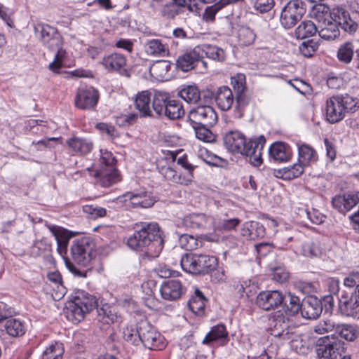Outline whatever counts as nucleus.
<instances>
[{"label":"nucleus","mask_w":359,"mask_h":359,"mask_svg":"<svg viewBox=\"0 0 359 359\" xmlns=\"http://www.w3.org/2000/svg\"><path fill=\"white\" fill-rule=\"evenodd\" d=\"M46 226L57 241V252L63 257L67 268L76 276H85V273L78 269L75 265L87 266L96 257V245L94 241L89 237L75 240L70 248L71 258H69L66 256L71 237L69 232L58 226L50 224Z\"/></svg>","instance_id":"obj_1"},{"label":"nucleus","mask_w":359,"mask_h":359,"mask_svg":"<svg viewBox=\"0 0 359 359\" xmlns=\"http://www.w3.org/2000/svg\"><path fill=\"white\" fill-rule=\"evenodd\" d=\"M97 306V299L95 296L83 290L78 291L67 307L66 316L69 320L77 324L84 319L86 313L96 309L99 321H102L106 324L117 321L118 316L112 313L111 311H108L107 305L100 309Z\"/></svg>","instance_id":"obj_2"},{"label":"nucleus","mask_w":359,"mask_h":359,"mask_svg":"<svg viewBox=\"0 0 359 359\" xmlns=\"http://www.w3.org/2000/svg\"><path fill=\"white\" fill-rule=\"evenodd\" d=\"M162 233L157 223L144 224L128 238L127 245L132 250L156 256L163 248Z\"/></svg>","instance_id":"obj_3"},{"label":"nucleus","mask_w":359,"mask_h":359,"mask_svg":"<svg viewBox=\"0 0 359 359\" xmlns=\"http://www.w3.org/2000/svg\"><path fill=\"white\" fill-rule=\"evenodd\" d=\"M265 142L262 135L247 142L244 135L238 131H230L224 137V143L231 152L239 153L248 157L250 163L255 167L262 163L261 151Z\"/></svg>","instance_id":"obj_4"},{"label":"nucleus","mask_w":359,"mask_h":359,"mask_svg":"<svg viewBox=\"0 0 359 359\" xmlns=\"http://www.w3.org/2000/svg\"><path fill=\"white\" fill-rule=\"evenodd\" d=\"M34 33L39 37L41 42L50 50L56 51L54 60L50 63L48 68L55 73H58L62 67V60L66 51L62 48L63 38L57 28L48 24L38 22L34 27Z\"/></svg>","instance_id":"obj_5"},{"label":"nucleus","mask_w":359,"mask_h":359,"mask_svg":"<svg viewBox=\"0 0 359 359\" xmlns=\"http://www.w3.org/2000/svg\"><path fill=\"white\" fill-rule=\"evenodd\" d=\"M184 271L193 274H206L216 269L217 259L205 254L185 253L180 259Z\"/></svg>","instance_id":"obj_6"},{"label":"nucleus","mask_w":359,"mask_h":359,"mask_svg":"<svg viewBox=\"0 0 359 359\" xmlns=\"http://www.w3.org/2000/svg\"><path fill=\"white\" fill-rule=\"evenodd\" d=\"M138 341L151 350H161L165 346L164 337L147 320H140L136 326Z\"/></svg>","instance_id":"obj_7"},{"label":"nucleus","mask_w":359,"mask_h":359,"mask_svg":"<svg viewBox=\"0 0 359 359\" xmlns=\"http://www.w3.org/2000/svg\"><path fill=\"white\" fill-rule=\"evenodd\" d=\"M282 8L280 22L285 29L293 27L302 20L306 12V6L302 0H281Z\"/></svg>","instance_id":"obj_8"},{"label":"nucleus","mask_w":359,"mask_h":359,"mask_svg":"<svg viewBox=\"0 0 359 359\" xmlns=\"http://www.w3.org/2000/svg\"><path fill=\"white\" fill-rule=\"evenodd\" d=\"M210 103H200L191 109L188 118L191 125L213 126L217 122V114Z\"/></svg>","instance_id":"obj_9"},{"label":"nucleus","mask_w":359,"mask_h":359,"mask_svg":"<svg viewBox=\"0 0 359 359\" xmlns=\"http://www.w3.org/2000/svg\"><path fill=\"white\" fill-rule=\"evenodd\" d=\"M342 342L336 338L325 337L318 339L316 352L318 359H338Z\"/></svg>","instance_id":"obj_10"},{"label":"nucleus","mask_w":359,"mask_h":359,"mask_svg":"<svg viewBox=\"0 0 359 359\" xmlns=\"http://www.w3.org/2000/svg\"><path fill=\"white\" fill-rule=\"evenodd\" d=\"M359 291L341 292L339 311L341 315L359 319Z\"/></svg>","instance_id":"obj_11"},{"label":"nucleus","mask_w":359,"mask_h":359,"mask_svg":"<svg viewBox=\"0 0 359 359\" xmlns=\"http://www.w3.org/2000/svg\"><path fill=\"white\" fill-rule=\"evenodd\" d=\"M194 5L189 0H172L161 9L162 17L173 20L177 15L187 16L194 11Z\"/></svg>","instance_id":"obj_12"},{"label":"nucleus","mask_w":359,"mask_h":359,"mask_svg":"<svg viewBox=\"0 0 359 359\" xmlns=\"http://www.w3.org/2000/svg\"><path fill=\"white\" fill-rule=\"evenodd\" d=\"M199 65L204 68L207 67L206 62L203 60V52L199 46L179 56L176 61L177 67L183 72H188Z\"/></svg>","instance_id":"obj_13"},{"label":"nucleus","mask_w":359,"mask_h":359,"mask_svg":"<svg viewBox=\"0 0 359 359\" xmlns=\"http://www.w3.org/2000/svg\"><path fill=\"white\" fill-rule=\"evenodd\" d=\"M178 95L189 104L210 103L214 93L210 90L200 91L196 86L188 85L182 88Z\"/></svg>","instance_id":"obj_14"},{"label":"nucleus","mask_w":359,"mask_h":359,"mask_svg":"<svg viewBox=\"0 0 359 359\" xmlns=\"http://www.w3.org/2000/svg\"><path fill=\"white\" fill-rule=\"evenodd\" d=\"M293 327L289 316L278 311L272 320L271 334L283 339H290L293 334Z\"/></svg>","instance_id":"obj_15"},{"label":"nucleus","mask_w":359,"mask_h":359,"mask_svg":"<svg viewBox=\"0 0 359 359\" xmlns=\"http://www.w3.org/2000/svg\"><path fill=\"white\" fill-rule=\"evenodd\" d=\"M99 97L98 90L92 86L79 88L74 100L75 106L81 109H92L97 105Z\"/></svg>","instance_id":"obj_16"},{"label":"nucleus","mask_w":359,"mask_h":359,"mask_svg":"<svg viewBox=\"0 0 359 359\" xmlns=\"http://www.w3.org/2000/svg\"><path fill=\"white\" fill-rule=\"evenodd\" d=\"M284 301V296L278 290L260 292L256 298V304L264 311H270L279 307Z\"/></svg>","instance_id":"obj_17"},{"label":"nucleus","mask_w":359,"mask_h":359,"mask_svg":"<svg viewBox=\"0 0 359 359\" xmlns=\"http://www.w3.org/2000/svg\"><path fill=\"white\" fill-rule=\"evenodd\" d=\"M330 15L331 19L337 22L345 32L354 33L358 29V24L344 8L339 6L333 8Z\"/></svg>","instance_id":"obj_18"},{"label":"nucleus","mask_w":359,"mask_h":359,"mask_svg":"<svg viewBox=\"0 0 359 359\" xmlns=\"http://www.w3.org/2000/svg\"><path fill=\"white\" fill-rule=\"evenodd\" d=\"M359 203V192L338 195L332 200V207L345 214Z\"/></svg>","instance_id":"obj_19"},{"label":"nucleus","mask_w":359,"mask_h":359,"mask_svg":"<svg viewBox=\"0 0 359 359\" xmlns=\"http://www.w3.org/2000/svg\"><path fill=\"white\" fill-rule=\"evenodd\" d=\"M345 109L339 97L332 96L327 100L326 118L331 123H335L344 118Z\"/></svg>","instance_id":"obj_20"},{"label":"nucleus","mask_w":359,"mask_h":359,"mask_svg":"<svg viewBox=\"0 0 359 359\" xmlns=\"http://www.w3.org/2000/svg\"><path fill=\"white\" fill-rule=\"evenodd\" d=\"M301 315L306 319H316L322 313L320 301L316 297L309 296L302 301Z\"/></svg>","instance_id":"obj_21"},{"label":"nucleus","mask_w":359,"mask_h":359,"mask_svg":"<svg viewBox=\"0 0 359 359\" xmlns=\"http://www.w3.org/2000/svg\"><path fill=\"white\" fill-rule=\"evenodd\" d=\"M160 292L164 299L176 300L181 297L183 292L181 282L173 279L166 280L161 285Z\"/></svg>","instance_id":"obj_22"},{"label":"nucleus","mask_w":359,"mask_h":359,"mask_svg":"<svg viewBox=\"0 0 359 359\" xmlns=\"http://www.w3.org/2000/svg\"><path fill=\"white\" fill-rule=\"evenodd\" d=\"M125 197L129 198L133 208H148L156 202L154 197L144 191L127 193Z\"/></svg>","instance_id":"obj_23"},{"label":"nucleus","mask_w":359,"mask_h":359,"mask_svg":"<svg viewBox=\"0 0 359 359\" xmlns=\"http://www.w3.org/2000/svg\"><path fill=\"white\" fill-rule=\"evenodd\" d=\"M102 64L109 72H118L122 74V72H126V58L121 53H114L103 57Z\"/></svg>","instance_id":"obj_24"},{"label":"nucleus","mask_w":359,"mask_h":359,"mask_svg":"<svg viewBox=\"0 0 359 359\" xmlns=\"http://www.w3.org/2000/svg\"><path fill=\"white\" fill-rule=\"evenodd\" d=\"M3 313L7 314L6 318L3 319L6 320L4 328L7 334L13 337H18L24 335L26 331L24 323L20 320L8 318L9 316H11L13 311L11 309L6 311L4 309Z\"/></svg>","instance_id":"obj_25"},{"label":"nucleus","mask_w":359,"mask_h":359,"mask_svg":"<svg viewBox=\"0 0 359 359\" xmlns=\"http://www.w3.org/2000/svg\"><path fill=\"white\" fill-rule=\"evenodd\" d=\"M95 177L99 179L100 184L104 187H109L121 180L118 171L114 167L102 168L95 172Z\"/></svg>","instance_id":"obj_26"},{"label":"nucleus","mask_w":359,"mask_h":359,"mask_svg":"<svg viewBox=\"0 0 359 359\" xmlns=\"http://www.w3.org/2000/svg\"><path fill=\"white\" fill-rule=\"evenodd\" d=\"M151 95L149 91L144 90L136 95L135 106L140 111L142 117H154V114L150 107Z\"/></svg>","instance_id":"obj_27"},{"label":"nucleus","mask_w":359,"mask_h":359,"mask_svg":"<svg viewBox=\"0 0 359 359\" xmlns=\"http://www.w3.org/2000/svg\"><path fill=\"white\" fill-rule=\"evenodd\" d=\"M269 153V156L277 162L287 161L292 155L290 147L287 144L281 142L272 144Z\"/></svg>","instance_id":"obj_28"},{"label":"nucleus","mask_w":359,"mask_h":359,"mask_svg":"<svg viewBox=\"0 0 359 359\" xmlns=\"http://www.w3.org/2000/svg\"><path fill=\"white\" fill-rule=\"evenodd\" d=\"M208 299L203 292L196 288L194 294L191 297L188 302L189 309L196 316H202L205 314V306Z\"/></svg>","instance_id":"obj_29"},{"label":"nucleus","mask_w":359,"mask_h":359,"mask_svg":"<svg viewBox=\"0 0 359 359\" xmlns=\"http://www.w3.org/2000/svg\"><path fill=\"white\" fill-rule=\"evenodd\" d=\"M215 101L221 110L230 109L234 101L231 90L227 86L219 88L215 95Z\"/></svg>","instance_id":"obj_30"},{"label":"nucleus","mask_w":359,"mask_h":359,"mask_svg":"<svg viewBox=\"0 0 359 359\" xmlns=\"http://www.w3.org/2000/svg\"><path fill=\"white\" fill-rule=\"evenodd\" d=\"M69 149L80 155H86L90 152L93 147L91 141L78 137H73L67 141Z\"/></svg>","instance_id":"obj_31"},{"label":"nucleus","mask_w":359,"mask_h":359,"mask_svg":"<svg viewBox=\"0 0 359 359\" xmlns=\"http://www.w3.org/2000/svg\"><path fill=\"white\" fill-rule=\"evenodd\" d=\"M334 333L348 341L359 337V327L352 324H338L334 327Z\"/></svg>","instance_id":"obj_32"},{"label":"nucleus","mask_w":359,"mask_h":359,"mask_svg":"<svg viewBox=\"0 0 359 359\" xmlns=\"http://www.w3.org/2000/svg\"><path fill=\"white\" fill-rule=\"evenodd\" d=\"M169 100V96L167 93L157 91L155 93L152 100V108L155 113L154 118H161L164 116L165 108Z\"/></svg>","instance_id":"obj_33"},{"label":"nucleus","mask_w":359,"mask_h":359,"mask_svg":"<svg viewBox=\"0 0 359 359\" xmlns=\"http://www.w3.org/2000/svg\"><path fill=\"white\" fill-rule=\"evenodd\" d=\"M284 309L287 316H293L299 312H302V305L300 299L291 293H289L287 297H284Z\"/></svg>","instance_id":"obj_34"},{"label":"nucleus","mask_w":359,"mask_h":359,"mask_svg":"<svg viewBox=\"0 0 359 359\" xmlns=\"http://www.w3.org/2000/svg\"><path fill=\"white\" fill-rule=\"evenodd\" d=\"M336 21H328L327 22H324V26L318 31L319 36L325 40H334L339 36L340 32L339 26Z\"/></svg>","instance_id":"obj_35"},{"label":"nucleus","mask_w":359,"mask_h":359,"mask_svg":"<svg viewBox=\"0 0 359 359\" xmlns=\"http://www.w3.org/2000/svg\"><path fill=\"white\" fill-rule=\"evenodd\" d=\"M184 114L182 104L177 100H170L165 108L164 116L171 120L181 118Z\"/></svg>","instance_id":"obj_36"},{"label":"nucleus","mask_w":359,"mask_h":359,"mask_svg":"<svg viewBox=\"0 0 359 359\" xmlns=\"http://www.w3.org/2000/svg\"><path fill=\"white\" fill-rule=\"evenodd\" d=\"M184 225L191 229H203L208 224V218L205 215H191L183 219Z\"/></svg>","instance_id":"obj_37"},{"label":"nucleus","mask_w":359,"mask_h":359,"mask_svg":"<svg viewBox=\"0 0 359 359\" xmlns=\"http://www.w3.org/2000/svg\"><path fill=\"white\" fill-rule=\"evenodd\" d=\"M318 32L316 25L311 20L303 21L295 29V35L298 39L313 36Z\"/></svg>","instance_id":"obj_38"},{"label":"nucleus","mask_w":359,"mask_h":359,"mask_svg":"<svg viewBox=\"0 0 359 359\" xmlns=\"http://www.w3.org/2000/svg\"><path fill=\"white\" fill-rule=\"evenodd\" d=\"M145 48L148 55L154 56L164 57L168 52L165 45L163 44L159 39L148 41L145 44Z\"/></svg>","instance_id":"obj_39"},{"label":"nucleus","mask_w":359,"mask_h":359,"mask_svg":"<svg viewBox=\"0 0 359 359\" xmlns=\"http://www.w3.org/2000/svg\"><path fill=\"white\" fill-rule=\"evenodd\" d=\"M238 42L241 46L252 45L256 39V34L248 27L241 26L238 30Z\"/></svg>","instance_id":"obj_40"},{"label":"nucleus","mask_w":359,"mask_h":359,"mask_svg":"<svg viewBox=\"0 0 359 359\" xmlns=\"http://www.w3.org/2000/svg\"><path fill=\"white\" fill-rule=\"evenodd\" d=\"M65 350L63 344L55 342L49 345L43 352L41 359H62Z\"/></svg>","instance_id":"obj_41"},{"label":"nucleus","mask_w":359,"mask_h":359,"mask_svg":"<svg viewBox=\"0 0 359 359\" xmlns=\"http://www.w3.org/2000/svg\"><path fill=\"white\" fill-rule=\"evenodd\" d=\"M353 54L354 46L353 43L347 41L339 48L337 57L340 62L348 64L351 61Z\"/></svg>","instance_id":"obj_42"},{"label":"nucleus","mask_w":359,"mask_h":359,"mask_svg":"<svg viewBox=\"0 0 359 359\" xmlns=\"http://www.w3.org/2000/svg\"><path fill=\"white\" fill-rule=\"evenodd\" d=\"M227 336L226 328L223 325L214 326L212 330L206 334L203 340V344H209L219 339L224 338Z\"/></svg>","instance_id":"obj_43"},{"label":"nucleus","mask_w":359,"mask_h":359,"mask_svg":"<svg viewBox=\"0 0 359 359\" xmlns=\"http://www.w3.org/2000/svg\"><path fill=\"white\" fill-rule=\"evenodd\" d=\"M195 130L196 137L205 142H212L215 140V135L210 130L212 126H200L191 125Z\"/></svg>","instance_id":"obj_44"},{"label":"nucleus","mask_w":359,"mask_h":359,"mask_svg":"<svg viewBox=\"0 0 359 359\" xmlns=\"http://www.w3.org/2000/svg\"><path fill=\"white\" fill-rule=\"evenodd\" d=\"M359 291V272L351 273L344 280L343 288L341 292Z\"/></svg>","instance_id":"obj_45"},{"label":"nucleus","mask_w":359,"mask_h":359,"mask_svg":"<svg viewBox=\"0 0 359 359\" xmlns=\"http://www.w3.org/2000/svg\"><path fill=\"white\" fill-rule=\"evenodd\" d=\"M299 162L305 165L313 161H315V151L309 146L303 144L298 147Z\"/></svg>","instance_id":"obj_46"},{"label":"nucleus","mask_w":359,"mask_h":359,"mask_svg":"<svg viewBox=\"0 0 359 359\" xmlns=\"http://www.w3.org/2000/svg\"><path fill=\"white\" fill-rule=\"evenodd\" d=\"M203 55L217 61H223L225 59V53L223 49L215 46H206L202 48Z\"/></svg>","instance_id":"obj_47"},{"label":"nucleus","mask_w":359,"mask_h":359,"mask_svg":"<svg viewBox=\"0 0 359 359\" xmlns=\"http://www.w3.org/2000/svg\"><path fill=\"white\" fill-rule=\"evenodd\" d=\"M253 8L260 13L270 11L274 6V0H249Z\"/></svg>","instance_id":"obj_48"},{"label":"nucleus","mask_w":359,"mask_h":359,"mask_svg":"<svg viewBox=\"0 0 359 359\" xmlns=\"http://www.w3.org/2000/svg\"><path fill=\"white\" fill-rule=\"evenodd\" d=\"M179 243L182 248L187 250H193L197 248L198 240L193 236L184 233L180 236Z\"/></svg>","instance_id":"obj_49"},{"label":"nucleus","mask_w":359,"mask_h":359,"mask_svg":"<svg viewBox=\"0 0 359 359\" xmlns=\"http://www.w3.org/2000/svg\"><path fill=\"white\" fill-rule=\"evenodd\" d=\"M250 240L262 238L265 236V229L258 222H250Z\"/></svg>","instance_id":"obj_50"},{"label":"nucleus","mask_w":359,"mask_h":359,"mask_svg":"<svg viewBox=\"0 0 359 359\" xmlns=\"http://www.w3.org/2000/svg\"><path fill=\"white\" fill-rule=\"evenodd\" d=\"M302 251L304 256L306 257H318L321 254V250L318 243H307L302 246Z\"/></svg>","instance_id":"obj_51"},{"label":"nucleus","mask_w":359,"mask_h":359,"mask_svg":"<svg viewBox=\"0 0 359 359\" xmlns=\"http://www.w3.org/2000/svg\"><path fill=\"white\" fill-rule=\"evenodd\" d=\"M223 8L217 1L215 4L208 6L203 13V18L207 22H213L215 19V15Z\"/></svg>","instance_id":"obj_52"},{"label":"nucleus","mask_w":359,"mask_h":359,"mask_svg":"<svg viewBox=\"0 0 359 359\" xmlns=\"http://www.w3.org/2000/svg\"><path fill=\"white\" fill-rule=\"evenodd\" d=\"M317 48L316 43L313 40H308L302 42L299 48L304 57H309L313 55Z\"/></svg>","instance_id":"obj_53"},{"label":"nucleus","mask_w":359,"mask_h":359,"mask_svg":"<svg viewBox=\"0 0 359 359\" xmlns=\"http://www.w3.org/2000/svg\"><path fill=\"white\" fill-rule=\"evenodd\" d=\"M341 104H343V107L346 111H355L356 108L355 100L348 94L337 95Z\"/></svg>","instance_id":"obj_54"},{"label":"nucleus","mask_w":359,"mask_h":359,"mask_svg":"<svg viewBox=\"0 0 359 359\" xmlns=\"http://www.w3.org/2000/svg\"><path fill=\"white\" fill-rule=\"evenodd\" d=\"M306 166L299 162L291 167H287V173L285 175L287 180H292L299 177L304 172V168Z\"/></svg>","instance_id":"obj_55"},{"label":"nucleus","mask_w":359,"mask_h":359,"mask_svg":"<svg viewBox=\"0 0 359 359\" xmlns=\"http://www.w3.org/2000/svg\"><path fill=\"white\" fill-rule=\"evenodd\" d=\"M138 118L137 114H123L117 118V123L122 127L134 125Z\"/></svg>","instance_id":"obj_56"},{"label":"nucleus","mask_w":359,"mask_h":359,"mask_svg":"<svg viewBox=\"0 0 359 359\" xmlns=\"http://www.w3.org/2000/svg\"><path fill=\"white\" fill-rule=\"evenodd\" d=\"M101 158L100 161L104 166V168H108L109 167H114L116 159L113 156V154L107 151H103L102 149L100 150Z\"/></svg>","instance_id":"obj_57"},{"label":"nucleus","mask_w":359,"mask_h":359,"mask_svg":"<svg viewBox=\"0 0 359 359\" xmlns=\"http://www.w3.org/2000/svg\"><path fill=\"white\" fill-rule=\"evenodd\" d=\"M237 83V95H236V103L238 107H245L249 103V99L246 97L245 95L243 94V91L245 89L244 86L241 84Z\"/></svg>","instance_id":"obj_58"},{"label":"nucleus","mask_w":359,"mask_h":359,"mask_svg":"<svg viewBox=\"0 0 359 359\" xmlns=\"http://www.w3.org/2000/svg\"><path fill=\"white\" fill-rule=\"evenodd\" d=\"M334 325L330 321H322L318 323L313 327L314 332L323 334L334 330Z\"/></svg>","instance_id":"obj_59"},{"label":"nucleus","mask_w":359,"mask_h":359,"mask_svg":"<svg viewBox=\"0 0 359 359\" xmlns=\"http://www.w3.org/2000/svg\"><path fill=\"white\" fill-rule=\"evenodd\" d=\"M306 215L308 218L311 220V222L316 224H320L324 221V215L320 213L318 211L315 209H312L311 211H307Z\"/></svg>","instance_id":"obj_60"},{"label":"nucleus","mask_w":359,"mask_h":359,"mask_svg":"<svg viewBox=\"0 0 359 359\" xmlns=\"http://www.w3.org/2000/svg\"><path fill=\"white\" fill-rule=\"evenodd\" d=\"M239 223L240 220L237 218L224 219L220 224V227L223 230L230 231L235 229Z\"/></svg>","instance_id":"obj_61"},{"label":"nucleus","mask_w":359,"mask_h":359,"mask_svg":"<svg viewBox=\"0 0 359 359\" xmlns=\"http://www.w3.org/2000/svg\"><path fill=\"white\" fill-rule=\"evenodd\" d=\"M289 278V273L283 269H276L273 274V279L279 283L285 282Z\"/></svg>","instance_id":"obj_62"},{"label":"nucleus","mask_w":359,"mask_h":359,"mask_svg":"<svg viewBox=\"0 0 359 359\" xmlns=\"http://www.w3.org/2000/svg\"><path fill=\"white\" fill-rule=\"evenodd\" d=\"M123 337L127 341L130 342L135 346H138L140 344V341H138V337L136 331L134 332L133 330H127L124 332Z\"/></svg>","instance_id":"obj_63"},{"label":"nucleus","mask_w":359,"mask_h":359,"mask_svg":"<svg viewBox=\"0 0 359 359\" xmlns=\"http://www.w3.org/2000/svg\"><path fill=\"white\" fill-rule=\"evenodd\" d=\"M96 128L99 130L106 133L109 136L114 137L115 135V128L105 123H100L96 125Z\"/></svg>","instance_id":"obj_64"}]
</instances>
